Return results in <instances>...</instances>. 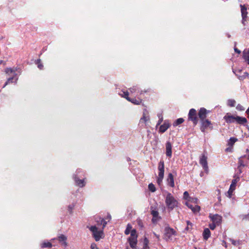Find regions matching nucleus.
<instances>
[{"mask_svg": "<svg viewBox=\"0 0 249 249\" xmlns=\"http://www.w3.org/2000/svg\"><path fill=\"white\" fill-rule=\"evenodd\" d=\"M98 225H103L102 229H103L106 226L107 222L104 219L99 218V220H97ZM89 230L92 233V236L94 238L96 241H99L101 238H104V232L103 230H98V228L95 226L91 227H88Z\"/></svg>", "mask_w": 249, "mask_h": 249, "instance_id": "nucleus-1", "label": "nucleus"}, {"mask_svg": "<svg viewBox=\"0 0 249 249\" xmlns=\"http://www.w3.org/2000/svg\"><path fill=\"white\" fill-rule=\"evenodd\" d=\"M165 204L168 209L172 210L178 207V202L171 194L168 193L165 198Z\"/></svg>", "mask_w": 249, "mask_h": 249, "instance_id": "nucleus-2", "label": "nucleus"}, {"mask_svg": "<svg viewBox=\"0 0 249 249\" xmlns=\"http://www.w3.org/2000/svg\"><path fill=\"white\" fill-rule=\"evenodd\" d=\"M159 174L157 182L159 185H160L164 178V163L163 160H160L158 165Z\"/></svg>", "mask_w": 249, "mask_h": 249, "instance_id": "nucleus-3", "label": "nucleus"}, {"mask_svg": "<svg viewBox=\"0 0 249 249\" xmlns=\"http://www.w3.org/2000/svg\"><path fill=\"white\" fill-rule=\"evenodd\" d=\"M176 235V231L170 227H166L164 230V238L166 241L172 240L173 237Z\"/></svg>", "mask_w": 249, "mask_h": 249, "instance_id": "nucleus-4", "label": "nucleus"}, {"mask_svg": "<svg viewBox=\"0 0 249 249\" xmlns=\"http://www.w3.org/2000/svg\"><path fill=\"white\" fill-rule=\"evenodd\" d=\"M188 119L192 121L194 124H197L198 120L196 116V111L195 109L192 108L190 110L188 114Z\"/></svg>", "mask_w": 249, "mask_h": 249, "instance_id": "nucleus-5", "label": "nucleus"}, {"mask_svg": "<svg viewBox=\"0 0 249 249\" xmlns=\"http://www.w3.org/2000/svg\"><path fill=\"white\" fill-rule=\"evenodd\" d=\"M201 121V127L200 129L202 132H205V130L208 128H210L211 129H212L213 127L212 126V124L211 122L208 120V119H204Z\"/></svg>", "mask_w": 249, "mask_h": 249, "instance_id": "nucleus-6", "label": "nucleus"}, {"mask_svg": "<svg viewBox=\"0 0 249 249\" xmlns=\"http://www.w3.org/2000/svg\"><path fill=\"white\" fill-rule=\"evenodd\" d=\"M237 179H234L232 180L231 183L230 185V189L227 192V196L231 198L232 196V193L235 189L236 183L237 182Z\"/></svg>", "mask_w": 249, "mask_h": 249, "instance_id": "nucleus-7", "label": "nucleus"}, {"mask_svg": "<svg viewBox=\"0 0 249 249\" xmlns=\"http://www.w3.org/2000/svg\"><path fill=\"white\" fill-rule=\"evenodd\" d=\"M207 157L204 154L202 155L200 159V163L202 166L204 170L206 172H208V166L207 163Z\"/></svg>", "mask_w": 249, "mask_h": 249, "instance_id": "nucleus-8", "label": "nucleus"}, {"mask_svg": "<svg viewBox=\"0 0 249 249\" xmlns=\"http://www.w3.org/2000/svg\"><path fill=\"white\" fill-rule=\"evenodd\" d=\"M209 217L211 218L213 222L217 224V226L219 225L222 222V216L218 214L212 215L210 214Z\"/></svg>", "mask_w": 249, "mask_h": 249, "instance_id": "nucleus-9", "label": "nucleus"}, {"mask_svg": "<svg viewBox=\"0 0 249 249\" xmlns=\"http://www.w3.org/2000/svg\"><path fill=\"white\" fill-rule=\"evenodd\" d=\"M125 95L126 96V100L127 101L131 102L132 103H133L134 105H139L142 102V100L141 98H130V97H129V96H128L129 93H126Z\"/></svg>", "mask_w": 249, "mask_h": 249, "instance_id": "nucleus-10", "label": "nucleus"}, {"mask_svg": "<svg viewBox=\"0 0 249 249\" xmlns=\"http://www.w3.org/2000/svg\"><path fill=\"white\" fill-rule=\"evenodd\" d=\"M242 17V23L245 24V22L246 21V18L247 17L248 12L247 8L243 5H240Z\"/></svg>", "mask_w": 249, "mask_h": 249, "instance_id": "nucleus-11", "label": "nucleus"}, {"mask_svg": "<svg viewBox=\"0 0 249 249\" xmlns=\"http://www.w3.org/2000/svg\"><path fill=\"white\" fill-rule=\"evenodd\" d=\"M149 119L148 111L146 109H144L143 112L142 117L140 120V124H145L146 122L149 120Z\"/></svg>", "mask_w": 249, "mask_h": 249, "instance_id": "nucleus-12", "label": "nucleus"}, {"mask_svg": "<svg viewBox=\"0 0 249 249\" xmlns=\"http://www.w3.org/2000/svg\"><path fill=\"white\" fill-rule=\"evenodd\" d=\"M209 111L207 110L205 108H201L198 112V117L201 120L206 119L207 114Z\"/></svg>", "mask_w": 249, "mask_h": 249, "instance_id": "nucleus-13", "label": "nucleus"}, {"mask_svg": "<svg viewBox=\"0 0 249 249\" xmlns=\"http://www.w3.org/2000/svg\"><path fill=\"white\" fill-rule=\"evenodd\" d=\"M185 204L187 206L188 208H189L192 212L194 213H198L199 212L200 207L197 205H195L194 206L193 205L191 204L189 201H187L185 203Z\"/></svg>", "mask_w": 249, "mask_h": 249, "instance_id": "nucleus-14", "label": "nucleus"}, {"mask_svg": "<svg viewBox=\"0 0 249 249\" xmlns=\"http://www.w3.org/2000/svg\"><path fill=\"white\" fill-rule=\"evenodd\" d=\"M172 154V144L169 142L166 143V155L168 157H171Z\"/></svg>", "mask_w": 249, "mask_h": 249, "instance_id": "nucleus-15", "label": "nucleus"}, {"mask_svg": "<svg viewBox=\"0 0 249 249\" xmlns=\"http://www.w3.org/2000/svg\"><path fill=\"white\" fill-rule=\"evenodd\" d=\"M167 182L168 185H169L171 187H174L175 183L173 175L171 173H169L168 175V177L167 178Z\"/></svg>", "mask_w": 249, "mask_h": 249, "instance_id": "nucleus-16", "label": "nucleus"}, {"mask_svg": "<svg viewBox=\"0 0 249 249\" xmlns=\"http://www.w3.org/2000/svg\"><path fill=\"white\" fill-rule=\"evenodd\" d=\"M151 213L153 216L152 220L153 223L156 222L160 218V217L159 216V212L155 210H152Z\"/></svg>", "mask_w": 249, "mask_h": 249, "instance_id": "nucleus-17", "label": "nucleus"}, {"mask_svg": "<svg viewBox=\"0 0 249 249\" xmlns=\"http://www.w3.org/2000/svg\"><path fill=\"white\" fill-rule=\"evenodd\" d=\"M170 126L168 122H165L164 124L160 127L159 131L161 133L164 132Z\"/></svg>", "mask_w": 249, "mask_h": 249, "instance_id": "nucleus-18", "label": "nucleus"}, {"mask_svg": "<svg viewBox=\"0 0 249 249\" xmlns=\"http://www.w3.org/2000/svg\"><path fill=\"white\" fill-rule=\"evenodd\" d=\"M224 118L228 123H232L236 122V117L231 115H227L224 116Z\"/></svg>", "mask_w": 249, "mask_h": 249, "instance_id": "nucleus-19", "label": "nucleus"}, {"mask_svg": "<svg viewBox=\"0 0 249 249\" xmlns=\"http://www.w3.org/2000/svg\"><path fill=\"white\" fill-rule=\"evenodd\" d=\"M128 241L131 247L135 248L137 243V237H129Z\"/></svg>", "mask_w": 249, "mask_h": 249, "instance_id": "nucleus-20", "label": "nucleus"}, {"mask_svg": "<svg viewBox=\"0 0 249 249\" xmlns=\"http://www.w3.org/2000/svg\"><path fill=\"white\" fill-rule=\"evenodd\" d=\"M58 240L60 242L62 243V244L64 246L66 247L67 245V243L66 242L67 237L64 235L61 234L58 237Z\"/></svg>", "mask_w": 249, "mask_h": 249, "instance_id": "nucleus-21", "label": "nucleus"}, {"mask_svg": "<svg viewBox=\"0 0 249 249\" xmlns=\"http://www.w3.org/2000/svg\"><path fill=\"white\" fill-rule=\"evenodd\" d=\"M211 235V231L208 228L205 229L203 232L204 239L207 240Z\"/></svg>", "mask_w": 249, "mask_h": 249, "instance_id": "nucleus-22", "label": "nucleus"}, {"mask_svg": "<svg viewBox=\"0 0 249 249\" xmlns=\"http://www.w3.org/2000/svg\"><path fill=\"white\" fill-rule=\"evenodd\" d=\"M236 122L240 124H244L247 123V120L245 118L237 116L236 117Z\"/></svg>", "mask_w": 249, "mask_h": 249, "instance_id": "nucleus-23", "label": "nucleus"}, {"mask_svg": "<svg viewBox=\"0 0 249 249\" xmlns=\"http://www.w3.org/2000/svg\"><path fill=\"white\" fill-rule=\"evenodd\" d=\"M243 57L246 61L249 60V49H246L243 51Z\"/></svg>", "mask_w": 249, "mask_h": 249, "instance_id": "nucleus-24", "label": "nucleus"}, {"mask_svg": "<svg viewBox=\"0 0 249 249\" xmlns=\"http://www.w3.org/2000/svg\"><path fill=\"white\" fill-rule=\"evenodd\" d=\"M41 248H52L53 245L52 243L49 241H44L40 245Z\"/></svg>", "mask_w": 249, "mask_h": 249, "instance_id": "nucleus-25", "label": "nucleus"}, {"mask_svg": "<svg viewBox=\"0 0 249 249\" xmlns=\"http://www.w3.org/2000/svg\"><path fill=\"white\" fill-rule=\"evenodd\" d=\"M75 181L77 185L79 187H82L85 186V183L84 179H79L77 178H75Z\"/></svg>", "mask_w": 249, "mask_h": 249, "instance_id": "nucleus-26", "label": "nucleus"}, {"mask_svg": "<svg viewBox=\"0 0 249 249\" xmlns=\"http://www.w3.org/2000/svg\"><path fill=\"white\" fill-rule=\"evenodd\" d=\"M237 141V139L234 137H231L229 139L228 141V145L229 146H232Z\"/></svg>", "mask_w": 249, "mask_h": 249, "instance_id": "nucleus-27", "label": "nucleus"}, {"mask_svg": "<svg viewBox=\"0 0 249 249\" xmlns=\"http://www.w3.org/2000/svg\"><path fill=\"white\" fill-rule=\"evenodd\" d=\"M5 72L7 74L13 73L14 75H16V71L11 68H6L5 70Z\"/></svg>", "mask_w": 249, "mask_h": 249, "instance_id": "nucleus-28", "label": "nucleus"}, {"mask_svg": "<svg viewBox=\"0 0 249 249\" xmlns=\"http://www.w3.org/2000/svg\"><path fill=\"white\" fill-rule=\"evenodd\" d=\"M132 226L130 224H127L126 229L125 230L124 233L125 234L128 235L130 233L131 231Z\"/></svg>", "mask_w": 249, "mask_h": 249, "instance_id": "nucleus-29", "label": "nucleus"}, {"mask_svg": "<svg viewBox=\"0 0 249 249\" xmlns=\"http://www.w3.org/2000/svg\"><path fill=\"white\" fill-rule=\"evenodd\" d=\"M183 122L184 119L183 118H178L176 121L173 125L174 126H177L178 124H182Z\"/></svg>", "mask_w": 249, "mask_h": 249, "instance_id": "nucleus-30", "label": "nucleus"}, {"mask_svg": "<svg viewBox=\"0 0 249 249\" xmlns=\"http://www.w3.org/2000/svg\"><path fill=\"white\" fill-rule=\"evenodd\" d=\"M235 101L233 99H230L228 101V105L230 107H234L235 105Z\"/></svg>", "mask_w": 249, "mask_h": 249, "instance_id": "nucleus-31", "label": "nucleus"}, {"mask_svg": "<svg viewBox=\"0 0 249 249\" xmlns=\"http://www.w3.org/2000/svg\"><path fill=\"white\" fill-rule=\"evenodd\" d=\"M148 189L152 192H155L156 190L155 185L152 183L148 185Z\"/></svg>", "mask_w": 249, "mask_h": 249, "instance_id": "nucleus-32", "label": "nucleus"}, {"mask_svg": "<svg viewBox=\"0 0 249 249\" xmlns=\"http://www.w3.org/2000/svg\"><path fill=\"white\" fill-rule=\"evenodd\" d=\"M187 201H189L190 203H193L195 204L196 205V204L197 203V202H198V199L196 198H193V197L189 198L188 199Z\"/></svg>", "mask_w": 249, "mask_h": 249, "instance_id": "nucleus-33", "label": "nucleus"}, {"mask_svg": "<svg viewBox=\"0 0 249 249\" xmlns=\"http://www.w3.org/2000/svg\"><path fill=\"white\" fill-rule=\"evenodd\" d=\"M148 243H149L148 240L146 238H145L144 239V241H143V249H147V248H148Z\"/></svg>", "mask_w": 249, "mask_h": 249, "instance_id": "nucleus-34", "label": "nucleus"}, {"mask_svg": "<svg viewBox=\"0 0 249 249\" xmlns=\"http://www.w3.org/2000/svg\"><path fill=\"white\" fill-rule=\"evenodd\" d=\"M138 89V88L136 86H133L129 89L131 93H135Z\"/></svg>", "mask_w": 249, "mask_h": 249, "instance_id": "nucleus-35", "label": "nucleus"}, {"mask_svg": "<svg viewBox=\"0 0 249 249\" xmlns=\"http://www.w3.org/2000/svg\"><path fill=\"white\" fill-rule=\"evenodd\" d=\"M13 80H14V77L8 78L7 79V81L6 82V83H5V84H4V86L3 87V88L5 87L9 83H12Z\"/></svg>", "mask_w": 249, "mask_h": 249, "instance_id": "nucleus-36", "label": "nucleus"}, {"mask_svg": "<svg viewBox=\"0 0 249 249\" xmlns=\"http://www.w3.org/2000/svg\"><path fill=\"white\" fill-rule=\"evenodd\" d=\"M130 233V237H137V235L136 234V231L135 230H132Z\"/></svg>", "mask_w": 249, "mask_h": 249, "instance_id": "nucleus-37", "label": "nucleus"}, {"mask_svg": "<svg viewBox=\"0 0 249 249\" xmlns=\"http://www.w3.org/2000/svg\"><path fill=\"white\" fill-rule=\"evenodd\" d=\"M183 198L188 200V199L190 198L188 192L185 191L183 194Z\"/></svg>", "mask_w": 249, "mask_h": 249, "instance_id": "nucleus-38", "label": "nucleus"}, {"mask_svg": "<svg viewBox=\"0 0 249 249\" xmlns=\"http://www.w3.org/2000/svg\"><path fill=\"white\" fill-rule=\"evenodd\" d=\"M236 109L238 110H240V111H243V110H244L245 108H244V107L240 104H238L237 106H236Z\"/></svg>", "mask_w": 249, "mask_h": 249, "instance_id": "nucleus-39", "label": "nucleus"}, {"mask_svg": "<svg viewBox=\"0 0 249 249\" xmlns=\"http://www.w3.org/2000/svg\"><path fill=\"white\" fill-rule=\"evenodd\" d=\"M216 226H217L216 224L213 222V223L209 225V227L211 230H213Z\"/></svg>", "mask_w": 249, "mask_h": 249, "instance_id": "nucleus-40", "label": "nucleus"}, {"mask_svg": "<svg viewBox=\"0 0 249 249\" xmlns=\"http://www.w3.org/2000/svg\"><path fill=\"white\" fill-rule=\"evenodd\" d=\"M229 240L234 246H236L239 244L238 241H236L232 239H230Z\"/></svg>", "mask_w": 249, "mask_h": 249, "instance_id": "nucleus-41", "label": "nucleus"}, {"mask_svg": "<svg viewBox=\"0 0 249 249\" xmlns=\"http://www.w3.org/2000/svg\"><path fill=\"white\" fill-rule=\"evenodd\" d=\"M90 248L91 249H99L97 246V245L94 243L91 244L90 246Z\"/></svg>", "mask_w": 249, "mask_h": 249, "instance_id": "nucleus-42", "label": "nucleus"}, {"mask_svg": "<svg viewBox=\"0 0 249 249\" xmlns=\"http://www.w3.org/2000/svg\"><path fill=\"white\" fill-rule=\"evenodd\" d=\"M158 117H159L160 120H159V122L158 123V124L159 125V124H161V122L162 121L163 118H162V115L161 114H159L158 115Z\"/></svg>", "mask_w": 249, "mask_h": 249, "instance_id": "nucleus-43", "label": "nucleus"}, {"mask_svg": "<svg viewBox=\"0 0 249 249\" xmlns=\"http://www.w3.org/2000/svg\"><path fill=\"white\" fill-rule=\"evenodd\" d=\"M126 93H128V91H123V93L121 94V96L125 98L126 99V96L125 95Z\"/></svg>", "mask_w": 249, "mask_h": 249, "instance_id": "nucleus-44", "label": "nucleus"}, {"mask_svg": "<svg viewBox=\"0 0 249 249\" xmlns=\"http://www.w3.org/2000/svg\"><path fill=\"white\" fill-rule=\"evenodd\" d=\"M37 67L40 70H42L43 69V65L41 64H38Z\"/></svg>", "mask_w": 249, "mask_h": 249, "instance_id": "nucleus-45", "label": "nucleus"}, {"mask_svg": "<svg viewBox=\"0 0 249 249\" xmlns=\"http://www.w3.org/2000/svg\"><path fill=\"white\" fill-rule=\"evenodd\" d=\"M234 51L239 54L241 53V51L237 49L236 48H234Z\"/></svg>", "mask_w": 249, "mask_h": 249, "instance_id": "nucleus-46", "label": "nucleus"}, {"mask_svg": "<svg viewBox=\"0 0 249 249\" xmlns=\"http://www.w3.org/2000/svg\"><path fill=\"white\" fill-rule=\"evenodd\" d=\"M239 164H240V166H244V165L243 163V161L240 160V159H239Z\"/></svg>", "mask_w": 249, "mask_h": 249, "instance_id": "nucleus-47", "label": "nucleus"}, {"mask_svg": "<svg viewBox=\"0 0 249 249\" xmlns=\"http://www.w3.org/2000/svg\"><path fill=\"white\" fill-rule=\"evenodd\" d=\"M246 113L248 115V117L249 118V107L248 108V109L246 111Z\"/></svg>", "mask_w": 249, "mask_h": 249, "instance_id": "nucleus-48", "label": "nucleus"}, {"mask_svg": "<svg viewBox=\"0 0 249 249\" xmlns=\"http://www.w3.org/2000/svg\"><path fill=\"white\" fill-rule=\"evenodd\" d=\"M107 219H108V221L110 220L111 219V216L110 215H108Z\"/></svg>", "mask_w": 249, "mask_h": 249, "instance_id": "nucleus-49", "label": "nucleus"}, {"mask_svg": "<svg viewBox=\"0 0 249 249\" xmlns=\"http://www.w3.org/2000/svg\"><path fill=\"white\" fill-rule=\"evenodd\" d=\"M143 92H144L143 91L141 90V91L140 92V94H142L143 93Z\"/></svg>", "mask_w": 249, "mask_h": 249, "instance_id": "nucleus-50", "label": "nucleus"}, {"mask_svg": "<svg viewBox=\"0 0 249 249\" xmlns=\"http://www.w3.org/2000/svg\"><path fill=\"white\" fill-rule=\"evenodd\" d=\"M187 225H189V224H191V223L189 221H187Z\"/></svg>", "mask_w": 249, "mask_h": 249, "instance_id": "nucleus-51", "label": "nucleus"}, {"mask_svg": "<svg viewBox=\"0 0 249 249\" xmlns=\"http://www.w3.org/2000/svg\"><path fill=\"white\" fill-rule=\"evenodd\" d=\"M3 62V61L2 60H0V64L2 63Z\"/></svg>", "mask_w": 249, "mask_h": 249, "instance_id": "nucleus-52", "label": "nucleus"}, {"mask_svg": "<svg viewBox=\"0 0 249 249\" xmlns=\"http://www.w3.org/2000/svg\"><path fill=\"white\" fill-rule=\"evenodd\" d=\"M156 237L159 239V235H157L156 234H155Z\"/></svg>", "mask_w": 249, "mask_h": 249, "instance_id": "nucleus-53", "label": "nucleus"}, {"mask_svg": "<svg viewBox=\"0 0 249 249\" xmlns=\"http://www.w3.org/2000/svg\"><path fill=\"white\" fill-rule=\"evenodd\" d=\"M247 159L249 160V155L247 156Z\"/></svg>", "mask_w": 249, "mask_h": 249, "instance_id": "nucleus-54", "label": "nucleus"}, {"mask_svg": "<svg viewBox=\"0 0 249 249\" xmlns=\"http://www.w3.org/2000/svg\"><path fill=\"white\" fill-rule=\"evenodd\" d=\"M226 151H229V148H227V149H226Z\"/></svg>", "mask_w": 249, "mask_h": 249, "instance_id": "nucleus-55", "label": "nucleus"}, {"mask_svg": "<svg viewBox=\"0 0 249 249\" xmlns=\"http://www.w3.org/2000/svg\"><path fill=\"white\" fill-rule=\"evenodd\" d=\"M247 62H248V64L249 65V60Z\"/></svg>", "mask_w": 249, "mask_h": 249, "instance_id": "nucleus-56", "label": "nucleus"}, {"mask_svg": "<svg viewBox=\"0 0 249 249\" xmlns=\"http://www.w3.org/2000/svg\"><path fill=\"white\" fill-rule=\"evenodd\" d=\"M247 151L249 152V150L248 149H247Z\"/></svg>", "mask_w": 249, "mask_h": 249, "instance_id": "nucleus-57", "label": "nucleus"}]
</instances>
